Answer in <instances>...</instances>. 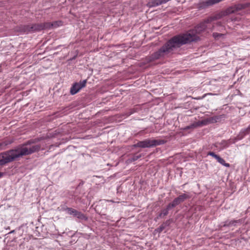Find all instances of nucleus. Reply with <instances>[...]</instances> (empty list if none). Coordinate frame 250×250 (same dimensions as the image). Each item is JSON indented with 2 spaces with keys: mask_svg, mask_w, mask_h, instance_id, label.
<instances>
[{
  "mask_svg": "<svg viewBox=\"0 0 250 250\" xmlns=\"http://www.w3.org/2000/svg\"><path fill=\"white\" fill-rule=\"evenodd\" d=\"M208 23L210 22H206V20L198 24L193 30L186 34L174 36L157 51L151 55L152 60H158L168 56L171 54L175 49L180 47L181 45L198 41L200 39L198 34L206 29L207 26V24Z\"/></svg>",
  "mask_w": 250,
  "mask_h": 250,
  "instance_id": "1",
  "label": "nucleus"
},
{
  "mask_svg": "<svg viewBox=\"0 0 250 250\" xmlns=\"http://www.w3.org/2000/svg\"><path fill=\"white\" fill-rule=\"evenodd\" d=\"M38 141L37 139L30 140L14 149L1 153L0 154V166L5 165L23 156L39 151L41 146L36 144Z\"/></svg>",
  "mask_w": 250,
  "mask_h": 250,
  "instance_id": "2",
  "label": "nucleus"
},
{
  "mask_svg": "<svg viewBox=\"0 0 250 250\" xmlns=\"http://www.w3.org/2000/svg\"><path fill=\"white\" fill-rule=\"evenodd\" d=\"M165 141L162 140L146 139L142 141H139L137 144L134 145V146L141 148L151 147L163 145Z\"/></svg>",
  "mask_w": 250,
  "mask_h": 250,
  "instance_id": "3",
  "label": "nucleus"
},
{
  "mask_svg": "<svg viewBox=\"0 0 250 250\" xmlns=\"http://www.w3.org/2000/svg\"><path fill=\"white\" fill-rule=\"evenodd\" d=\"M49 24L44 23L32 24L23 25L21 30L24 32H34L47 29Z\"/></svg>",
  "mask_w": 250,
  "mask_h": 250,
  "instance_id": "4",
  "label": "nucleus"
},
{
  "mask_svg": "<svg viewBox=\"0 0 250 250\" xmlns=\"http://www.w3.org/2000/svg\"><path fill=\"white\" fill-rule=\"evenodd\" d=\"M87 80H84L79 83H73L70 90L71 94L73 95L77 93L82 88L85 86Z\"/></svg>",
  "mask_w": 250,
  "mask_h": 250,
  "instance_id": "5",
  "label": "nucleus"
},
{
  "mask_svg": "<svg viewBox=\"0 0 250 250\" xmlns=\"http://www.w3.org/2000/svg\"><path fill=\"white\" fill-rule=\"evenodd\" d=\"M190 198V196L189 194L184 193L175 198L171 203H169V204L173 208L176 206L179 205L180 203L183 202L186 199H189Z\"/></svg>",
  "mask_w": 250,
  "mask_h": 250,
  "instance_id": "6",
  "label": "nucleus"
},
{
  "mask_svg": "<svg viewBox=\"0 0 250 250\" xmlns=\"http://www.w3.org/2000/svg\"><path fill=\"white\" fill-rule=\"evenodd\" d=\"M231 12L232 11H230V9L227 8L225 11H222L212 17L208 18L206 19V22H211L213 21L220 19L223 17L231 14Z\"/></svg>",
  "mask_w": 250,
  "mask_h": 250,
  "instance_id": "7",
  "label": "nucleus"
},
{
  "mask_svg": "<svg viewBox=\"0 0 250 250\" xmlns=\"http://www.w3.org/2000/svg\"><path fill=\"white\" fill-rule=\"evenodd\" d=\"M242 220H227L224 222V224L222 226L224 227H230L231 226H236L238 223H241Z\"/></svg>",
  "mask_w": 250,
  "mask_h": 250,
  "instance_id": "8",
  "label": "nucleus"
},
{
  "mask_svg": "<svg viewBox=\"0 0 250 250\" xmlns=\"http://www.w3.org/2000/svg\"><path fill=\"white\" fill-rule=\"evenodd\" d=\"M205 125V122L204 121H198L197 122H195L189 125H188L186 126L184 128L185 130H188L189 129H193L198 126H201L202 125Z\"/></svg>",
  "mask_w": 250,
  "mask_h": 250,
  "instance_id": "9",
  "label": "nucleus"
},
{
  "mask_svg": "<svg viewBox=\"0 0 250 250\" xmlns=\"http://www.w3.org/2000/svg\"><path fill=\"white\" fill-rule=\"evenodd\" d=\"M172 208L169 204H168L165 208L162 210L161 213H159L156 218L158 219L159 218L164 217L167 215L168 214V211Z\"/></svg>",
  "mask_w": 250,
  "mask_h": 250,
  "instance_id": "10",
  "label": "nucleus"
},
{
  "mask_svg": "<svg viewBox=\"0 0 250 250\" xmlns=\"http://www.w3.org/2000/svg\"><path fill=\"white\" fill-rule=\"evenodd\" d=\"M228 9H230V11H232L231 14L234 13L239 10L244 9L243 3H239L235 5L234 6L229 7Z\"/></svg>",
  "mask_w": 250,
  "mask_h": 250,
  "instance_id": "11",
  "label": "nucleus"
},
{
  "mask_svg": "<svg viewBox=\"0 0 250 250\" xmlns=\"http://www.w3.org/2000/svg\"><path fill=\"white\" fill-rule=\"evenodd\" d=\"M163 4L162 0H151L148 2L150 7H156Z\"/></svg>",
  "mask_w": 250,
  "mask_h": 250,
  "instance_id": "12",
  "label": "nucleus"
},
{
  "mask_svg": "<svg viewBox=\"0 0 250 250\" xmlns=\"http://www.w3.org/2000/svg\"><path fill=\"white\" fill-rule=\"evenodd\" d=\"M250 133V125L249 126L245 128L242 129L239 133V136H240V139L243 138L245 135L249 134Z\"/></svg>",
  "mask_w": 250,
  "mask_h": 250,
  "instance_id": "13",
  "label": "nucleus"
},
{
  "mask_svg": "<svg viewBox=\"0 0 250 250\" xmlns=\"http://www.w3.org/2000/svg\"><path fill=\"white\" fill-rule=\"evenodd\" d=\"M13 142V141L12 140H5L2 142L0 143V150L5 149L6 146L7 145L12 144Z\"/></svg>",
  "mask_w": 250,
  "mask_h": 250,
  "instance_id": "14",
  "label": "nucleus"
},
{
  "mask_svg": "<svg viewBox=\"0 0 250 250\" xmlns=\"http://www.w3.org/2000/svg\"><path fill=\"white\" fill-rule=\"evenodd\" d=\"M74 216L82 220L87 221L88 219L87 217L85 215L79 211H77V213L75 214Z\"/></svg>",
  "mask_w": 250,
  "mask_h": 250,
  "instance_id": "15",
  "label": "nucleus"
},
{
  "mask_svg": "<svg viewBox=\"0 0 250 250\" xmlns=\"http://www.w3.org/2000/svg\"><path fill=\"white\" fill-rule=\"evenodd\" d=\"M46 23H48L49 24V26H48L47 29H50L51 27H57L60 25H62V21H57L53 23L46 22Z\"/></svg>",
  "mask_w": 250,
  "mask_h": 250,
  "instance_id": "16",
  "label": "nucleus"
},
{
  "mask_svg": "<svg viewBox=\"0 0 250 250\" xmlns=\"http://www.w3.org/2000/svg\"><path fill=\"white\" fill-rule=\"evenodd\" d=\"M64 210H67L68 214L70 215H72L74 216L75 215V214H76V213H77L78 211V210L75 209L68 207H66V208H64Z\"/></svg>",
  "mask_w": 250,
  "mask_h": 250,
  "instance_id": "17",
  "label": "nucleus"
},
{
  "mask_svg": "<svg viewBox=\"0 0 250 250\" xmlns=\"http://www.w3.org/2000/svg\"><path fill=\"white\" fill-rule=\"evenodd\" d=\"M217 161L220 163L221 164V165L226 167H229V164H228V163H226L225 160L223 158H222L221 157H220V156L218 157V158L217 159Z\"/></svg>",
  "mask_w": 250,
  "mask_h": 250,
  "instance_id": "18",
  "label": "nucleus"
},
{
  "mask_svg": "<svg viewBox=\"0 0 250 250\" xmlns=\"http://www.w3.org/2000/svg\"><path fill=\"white\" fill-rule=\"evenodd\" d=\"M221 144L223 146V148L228 147L229 145V141L223 140L221 142Z\"/></svg>",
  "mask_w": 250,
  "mask_h": 250,
  "instance_id": "19",
  "label": "nucleus"
},
{
  "mask_svg": "<svg viewBox=\"0 0 250 250\" xmlns=\"http://www.w3.org/2000/svg\"><path fill=\"white\" fill-rule=\"evenodd\" d=\"M212 35H213V37L215 39H218L219 38L223 37L224 35L223 34H220V33H213Z\"/></svg>",
  "mask_w": 250,
  "mask_h": 250,
  "instance_id": "20",
  "label": "nucleus"
},
{
  "mask_svg": "<svg viewBox=\"0 0 250 250\" xmlns=\"http://www.w3.org/2000/svg\"><path fill=\"white\" fill-rule=\"evenodd\" d=\"M208 155L214 157L216 160H217V159L219 157V155H216L214 152L211 151L208 152Z\"/></svg>",
  "mask_w": 250,
  "mask_h": 250,
  "instance_id": "21",
  "label": "nucleus"
},
{
  "mask_svg": "<svg viewBox=\"0 0 250 250\" xmlns=\"http://www.w3.org/2000/svg\"><path fill=\"white\" fill-rule=\"evenodd\" d=\"M165 228L162 225L158 228L155 229V231L158 233H161Z\"/></svg>",
  "mask_w": 250,
  "mask_h": 250,
  "instance_id": "22",
  "label": "nucleus"
},
{
  "mask_svg": "<svg viewBox=\"0 0 250 250\" xmlns=\"http://www.w3.org/2000/svg\"><path fill=\"white\" fill-rule=\"evenodd\" d=\"M141 157V155H140V154L139 155H134L131 158V161L132 162V161H136L137 160H138V159H139Z\"/></svg>",
  "mask_w": 250,
  "mask_h": 250,
  "instance_id": "23",
  "label": "nucleus"
},
{
  "mask_svg": "<svg viewBox=\"0 0 250 250\" xmlns=\"http://www.w3.org/2000/svg\"><path fill=\"white\" fill-rule=\"evenodd\" d=\"M170 224V220H167L165 222L163 223L162 225L164 226L165 228H166Z\"/></svg>",
  "mask_w": 250,
  "mask_h": 250,
  "instance_id": "24",
  "label": "nucleus"
},
{
  "mask_svg": "<svg viewBox=\"0 0 250 250\" xmlns=\"http://www.w3.org/2000/svg\"><path fill=\"white\" fill-rule=\"evenodd\" d=\"M243 5L244 6V9H245L247 7H250V2H246L245 3H243Z\"/></svg>",
  "mask_w": 250,
  "mask_h": 250,
  "instance_id": "25",
  "label": "nucleus"
},
{
  "mask_svg": "<svg viewBox=\"0 0 250 250\" xmlns=\"http://www.w3.org/2000/svg\"><path fill=\"white\" fill-rule=\"evenodd\" d=\"M14 232H15V230H12V231L10 232V233H14Z\"/></svg>",
  "mask_w": 250,
  "mask_h": 250,
  "instance_id": "26",
  "label": "nucleus"
},
{
  "mask_svg": "<svg viewBox=\"0 0 250 250\" xmlns=\"http://www.w3.org/2000/svg\"><path fill=\"white\" fill-rule=\"evenodd\" d=\"M2 173L0 172V177H1L2 176Z\"/></svg>",
  "mask_w": 250,
  "mask_h": 250,
  "instance_id": "27",
  "label": "nucleus"
},
{
  "mask_svg": "<svg viewBox=\"0 0 250 250\" xmlns=\"http://www.w3.org/2000/svg\"><path fill=\"white\" fill-rule=\"evenodd\" d=\"M205 95H204V96H203V97H202V98L201 99H203V98H204V97H205ZM201 99V98H196V99Z\"/></svg>",
  "mask_w": 250,
  "mask_h": 250,
  "instance_id": "28",
  "label": "nucleus"
}]
</instances>
